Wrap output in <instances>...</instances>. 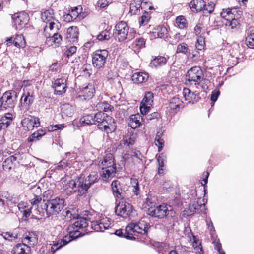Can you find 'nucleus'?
<instances>
[{
	"label": "nucleus",
	"instance_id": "nucleus-25",
	"mask_svg": "<svg viewBox=\"0 0 254 254\" xmlns=\"http://www.w3.org/2000/svg\"><path fill=\"white\" fill-rule=\"evenodd\" d=\"M143 118L139 114L132 115L128 120V124L132 128L139 127L142 124Z\"/></svg>",
	"mask_w": 254,
	"mask_h": 254
},
{
	"label": "nucleus",
	"instance_id": "nucleus-47",
	"mask_svg": "<svg viewBox=\"0 0 254 254\" xmlns=\"http://www.w3.org/2000/svg\"><path fill=\"white\" fill-rule=\"evenodd\" d=\"M13 44L15 47L19 48L24 47L26 42L24 37L22 35H17L14 38Z\"/></svg>",
	"mask_w": 254,
	"mask_h": 254
},
{
	"label": "nucleus",
	"instance_id": "nucleus-37",
	"mask_svg": "<svg viewBox=\"0 0 254 254\" xmlns=\"http://www.w3.org/2000/svg\"><path fill=\"white\" fill-rule=\"evenodd\" d=\"M136 139V134L128 132L124 138V144L128 146H131L134 144Z\"/></svg>",
	"mask_w": 254,
	"mask_h": 254
},
{
	"label": "nucleus",
	"instance_id": "nucleus-28",
	"mask_svg": "<svg viewBox=\"0 0 254 254\" xmlns=\"http://www.w3.org/2000/svg\"><path fill=\"white\" fill-rule=\"evenodd\" d=\"M206 202L204 198H199L198 199L197 202L195 203H193V204L190 205L189 207V210L190 211V213L188 214V215H190L193 213H194L197 210H198L199 208H204Z\"/></svg>",
	"mask_w": 254,
	"mask_h": 254
},
{
	"label": "nucleus",
	"instance_id": "nucleus-63",
	"mask_svg": "<svg viewBox=\"0 0 254 254\" xmlns=\"http://www.w3.org/2000/svg\"><path fill=\"white\" fill-rule=\"evenodd\" d=\"M142 9L152 10L153 9V6L150 0H143L141 1Z\"/></svg>",
	"mask_w": 254,
	"mask_h": 254
},
{
	"label": "nucleus",
	"instance_id": "nucleus-14",
	"mask_svg": "<svg viewBox=\"0 0 254 254\" xmlns=\"http://www.w3.org/2000/svg\"><path fill=\"white\" fill-rule=\"evenodd\" d=\"M111 188L114 196L119 199H123L126 195L127 186L118 180H114L111 183Z\"/></svg>",
	"mask_w": 254,
	"mask_h": 254
},
{
	"label": "nucleus",
	"instance_id": "nucleus-57",
	"mask_svg": "<svg viewBox=\"0 0 254 254\" xmlns=\"http://www.w3.org/2000/svg\"><path fill=\"white\" fill-rule=\"evenodd\" d=\"M239 45L237 44H234L233 45L232 48L229 50L230 55L232 57L237 58L239 54Z\"/></svg>",
	"mask_w": 254,
	"mask_h": 254
},
{
	"label": "nucleus",
	"instance_id": "nucleus-53",
	"mask_svg": "<svg viewBox=\"0 0 254 254\" xmlns=\"http://www.w3.org/2000/svg\"><path fill=\"white\" fill-rule=\"evenodd\" d=\"M82 10V7L81 6H78L77 7H75L72 8L70 10H69V12L72 16V18L75 20L76 19L79 15L81 13Z\"/></svg>",
	"mask_w": 254,
	"mask_h": 254
},
{
	"label": "nucleus",
	"instance_id": "nucleus-21",
	"mask_svg": "<svg viewBox=\"0 0 254 254\" xmlns=\"http://www.w3.org/2000/svg\"><path fill=\"white\" fill-rule=\"evenodd\" d=\"M116 172V167H104L102 168L100 176L103 181L108 182L115 176Z\"/></svg>",
	"mask_w": 254,
	"mask_h": 254
},
{
	"label": "nucleus",
	"instance_id": "nucleus-13",
	"mask_svg": "<svg viewBox=\"0 0 254 254\" xmlns=\"http://www.w3.org/2000/svg\"><path fill=\"white\" fill-rule=\"evenodd\" d=\"M132 211V206L128 202L123 200L119 201L115 207L116 214L125 218L130 216Z\"/></svg>",
	"mask_w": 254,
	"mask_h": 254
},
{
	"label": "nucleus",
	"instance_id": "nucleus-55",
	"mask_svg": "<svg viewBox=\"0 0 254 254\" xmlns=\"http://www.w3.org/2000/svg\"><path fill=\"white\" fill-rule=\"evenodd\" d=\"M110 37V32L106 30L101 32L97 36V38L99 41L108 40Z\"/></svg>",
	"mask_w": 254,
	"mask_h": 254
},
{
	"label": "nucleus",
	"instance_id": "nucleus-41",
	"mask_svg": "<svg viewBox=\"0 0 254 254\" xmlns=\"http://www.w3.org/2000/svg\"><path fill=\"white\" fill-rule=\"evenodd\" d=\"M61 27V23L55 18L51 22L49 23L48 24H46L44 28V32L49 28L50 30H54L55 32L59 30Z\"/></svg>",
	"mask_w": 254,
	"mask_h": 254
},
{
	"label": "nucleus",
	"instance_id": "nucleus-44",
	"mask_svg": "<svg viewBox=\"0 0 254 254\" xmlns=\"http://www.w3.org/2000/svg\"><path fill=\"white\" fill-rule=\"evenodd\" d=\"M96 109L99 111L98 112H108L111 111L113 108L108 102H99L96 106Z\"/></svg>",
	"mask_w": 254,
	"mask_h": 254
},
{
	"label": "nucleus",
	"instance_id": "nucleus-52",
	"mask_svg": "<svg viewBox=\"0 0 254 254\" xmlns=\"http://www.w3.org/2000/svg\"><path fill=\"white\" fill-rule=\"evenodd\" d=\"M155 29L158 32L159 38L165 39L168 37L167 29L165 26L158 25L155 27Z\"/></svg>",
	"mask_w": 254,
	"mask_h": 254
},
{
	"label": "nucleus",
	"instance_id": "nucleus-20",
	"mask_svg": "<svg viewBox=\"0 0 254 254\" xmlns=\"http://www.w3.org/2000/svg\"><path fill=\"white\" fill-rule=\"evenodd\" d=\"M22 124L27 130H33L34 127H39L40 123L38 118L31 116L23 119L22 121Z\"/></svg>",
	"mask_w": 254,
	"mask_h": 254
},
{
	"label": "nucleus",
	"instance_id": "nucleus-17",
	"mask_svg": "<svg viewBox=\"0 0 254 254\" xmlns=\"http://www.w3.org/2000/svg\"><path fill=\"white\" fill-rule=\"evenodd\" d=\"M169 210L167 206L164 204L157 206L148 210V214L154 217L162 218L168 215Z\"/></svg>",
	"mask_w": 254,
	"mask_h": 254
},
{
	"label": "nucleus",
	"instance_id": "nucleus-56",
	"mask_svg": "<svg viewBox=\"0 0 254 254\" xmlns=\"http://www.w3.org/2000/svg\"><path fill=\"white\" fill-rule=\"evenodd\" d=\"M245 43L249 48L254 49V33L250 34L246 37Z\"/></svg>",
	"mask_w": 254,
	"mask_h": 254
},
{
	"label": "nucleus",
	"instance_id": "nucleus-12",
	"mask_svg": "<svg viewBox=\"0 0 254 254\" xmlns=\"http://www.w3.org/2000/svg\"><path fill=\"white\" fill-rule=\"evenodd\" d=\"M91 228L97 232H103L111 227L112 220L106 216H101L98 220L90 222Z\"/></svg>",
	"mask_w": 254,
	"mask_h": 254
},
{
	"label": "nucleus",
	"instance_id": "nucleus-43",
	"mask_svg": "<svg viewBox=\"0 0 254 254\" xmlns=\"http://www.w3.org/2000/svg\"><path fill=\"white\" fill-rule=\"evenodd\" d=\"M13 120V116L12 114L8 113L1 117L0 120V124L3 125L4 127H6L10 125Z\"/></svg>",
	"mask_w": 254,
	"mask_h": 254
},
{
	"label": "nucleus",
	"instance_id": "nucleus-48",
	"mask_svg": "<svg viewBox=\"0 0 254 254\" xmlns=\"http://www.w3.org/2000/svg\"><path fill=\"white\" fill-rule=\"evenodd\" d=\"M145 41L144 38L142 37H137L133 41L132 46L135 50H139L145 47Z\"/></svg>",
	"mask_w": 254,
	"mask_h": 254
},
{
	"label": "nucleus",
	"instance_id": "nucleus-19",
	"mask_svg": "<svg viewBox=\"0 0 254 254\" xmlns=\"http://www.w3.org/2000/svg\"><path fill=\"white\" fill-rule=\"evenodd\" d=\"M196 92V90L191 91L189 88H184L183 91V95L185 100L187 102V103L194 104L198 101V93Z\"/></svg>",
	"mask_w": 254,
	"mask_h": 254
},
{
	"label": "nucleus",
	"instance_id": "nucleus-4",
	"mask_svg": "<svg viewBox=\"0 0 254 254\" xmlns=\"http://www.w3.org/2000/svg\"><path fill=\"white\" fill-rule=\"evenodd\" d=\"M38 237L33 232H28L23 239V243L17 244L12 249L13 254H30L31 246L37 244Z\"/></svg>",
	"mask_w": 254,
	"mask_h": 254
},
{
	"label": "nucleus",
	"instance_id": "nucleus-24",
	"mask_svg": "<svg viewBox=\"0 0 254 254\" xmlns=\"http://www.w3.org/2000/svg\"><path fill=\"white\" fill-rule=\"evenodd\" d=\"M184 106L183 101L179 97H175L170 100L168 108L173 113H176Z\"/></svg>",
	"mask_w": 254,
	"mask_h": 254
},
{
	"label": "nucleus",
	"instance_id": "nucleus-22",
	"mask_svg": "<svg viewBox=\"0 0 254 254\" xmlns=\"http://www.w3.org/2000/svg\"><path fill=\"white\" fill-rule=\"evenodd\" d=\"M31 191L32 192L34 198L30 200V203L33 205H37L40 206L42 203V197L41 196L42 191L41 188L39 186H34L31 188Z\"/></svg>",
	"mask_w": 254,
	"mask_h": 254
},
{
	"label": "nucleus",
	"instance_id": "nucleus-11",
	"mask_svg": "<svg viewBox=\"0 0 254 254\" xmlns=\"http://www.w3.org/2000/svg\"><path fill=\"white\" fill-rule=\"evenodd\" d=\"M108 52L106 50H97L93 54L92 64L94 67L100 69L103 67L106 63Z\"/></svg>",
	"mask_w": 254,
	"mask_h": 254
},
{
	"label": "nucleus",
	"instance_id": "nucleus-61",
	"mask_svg": "<svg viewBox=\"0 0 254 254\" xmlns=\"http://www.w3.org/2000/svg\"><path fill=\"white\" fill-rule=\"evenodd\" d=\"M3 237L8 241H12L17 238V234H13L10 232H3L1 234Z\"/></svg>",
	"mask_w": 254,
	"mask_h": 254
},
{
	"label": "nucleus",
	"instance_id": "nucleus-31",
	"mask_svg": "<svg viewBox=\"0 0 254 254\" xmlns=\"http://www.w3.org/2000/svg\"><path fill=\"white\" fill-rule=\"evenodd\" d=\"M205 5V2L203 0H192L190 3V7L193 11H202Z\"/></svg>",
	"mask_w": 254,
	"mask_h": 254
},
{
	"label": "nucleus",
	"instance_id": "nucleus-8",
	"mask_svg": "<svg viewBox=\"0 0 254 254\" xmlns=\"http://www.w3.org/2000/svg\"><path fill=\"white\" fill-rule=\"evenodd\" d=\"M98 178V175L96 171H92L86 175L82 174L78 177L79 190L85 193L90 186L97 181Z\"/></svg>",
	"mask_w": 254,
	"mask_h": 254
},
{
	"label": "nucleus",
	"instance_id": "nucleus-34",
	"mask_svg": "<svg viewBox=\"0 0 254 254\" xmlns=\"http://www.w3.org/2000/svg\"><path fill=\"white\" fill-rule=\"evenodd\" d=\"M167 61L166 58L163 56H158L151 60L150 65L152 67L158 68L164 65Z\"/></svg>",
	"mask_w": 254,
	"mask_h": 254
},
{
	"label": "nucleus",
	"instance_id": "nucleus-59",
	"mask_svg": "<svg viewBox=\"0 0 254 254\" xmlns=\"http://www.w3.org/2000/svg\"><path fill=\"white\" fill-rule=\"evenodd\" d=\"M52 35L53 36V39H54L55 47H58L61 44L62 41V36L58 34L57 32L52 34Z\"/></svg>",
	"mask_w": 254,
	"mask_h": 254
},
{
	"label": "nucleus",
	"instance_id": "nucleus-54",
	"mask_svg": "<svg viewBox=\"0 0 254 254\" xmlns=\"http://www.w3.org/2000/svg\"><path fill=\"white\" fill-rule=\"evenodd\" d=\"M239 23L237 20V17L234 16L232 19H230L225 23L226 26L230 27L231 29H233L237 27Z\"/></svg>",
	"mask_w": 254,
	"mask_h": 254
},
{
	"label": "nucleus",
	"instance_id": "nucleus-1",
	"mask_svg": "<svg viewBox=\"0 0 254 254\" xmlns=\"http://www.w3.org/2000/svg\"><path fill=\"white\" fill-rule=\"evenodd\" d=\"M63 215L67 221L76 219V221L67 228L68 235H65L63 239L53 242L50 247L51 252L54 254L56 251L67 244L69 242L79 237L83 236L88 230L89 222L86 218L79 216L78 210L72 207L68 208L63 211Z\"/></svg>",
	"mask_w": 254,
	"mask_h": 254
},
{
	"label": "nucleus",
	"instance_id": "nucleus-33",
	"mask_svg": "<svg viewBox=\"0 0 254 254\" xmlns=\"http://www.w3.org/2000/svg\"><path fill=\"white\" fill-rule=\"evenodd\" d=\"M24 92L21 98V100L23 101V103L26 105H30L32 104L34 101L33 93L30 92L28 91V89H23Z\"/></svg>",
	"mask_w": 254,
	"mask_h": 254
},
{
	"label": "nucleus",
	"instance_id": "nucleus-58",
	"mask_svg": "<svg viewBox=\"0 0 254 254\" xmlns=\"http://www.w3.org/2000/svg\"><path fill=\"white\" fill-rule=\"evenodd\" d=\"M131 187L132 188L133 192L137 195L139 192V188L138 181L136 179H132L131 180Z\"/></svg>",
	"mask_w": 254,
	"mask_h": 254
},
{
	"label": "nucleus",
	"instance_id": "nucleus-29",
	"mask_svg": "<svg viewBox=\"0 0 254 254\" xmlns=\"http://www.w3.org/2000/svg\"><path fill=\"white\" fill-rule=\"evenodd\" d=\"M20 156V153H16L13 155L10 156L5 159L3 163V167L4 170H9L11 169L14 162L16 161Z\"/></svg>",
	"mask_w": 254,
	"mask_h": 254
},
{
	"label": "nucleus",
	"instance_id": "nucleus-16",
	"mask_svg": "<svg viewBox=\"0 0 254 254\" xmlns=\"http://www.w3.org/2000/svg\"><path fill=\"white\" fill-rule=\"evenodd\" d=\"M16 29L20 30L28 22V14L24 11L14 14L12 16Z\"/></svg>",
	"mask_w": 254,
	"mask_h": 254
},
{
	"label": "nucleus",
	"instance_id": "nucleus-5",
	"mask_svg": "<svg viewBox=\"0 0 254 254\" xmlns=\"http://www.w3.org/2000/svg\"><path fill=\"white\" fill-rule=\"evenodd\" d=\"M149 224L144 219H140L137 222H131L126 226L125 234L127 239H135L137 234L147 233Z\"/></svg>",
	"mask_w": 254,
	"mask_h": 254
},
{
	"label": "nucleus",
	"instance_id": "nucleus-39",
	"mask_svg": "<svg viewBox=\"0 0 254 254\" xmlns=\"http://www.w3.org/2000/svg\"><path fill=\"white\" fill-rule=\"evenodd\" d=\"M142 8L141 1L140 0H133L130 4L129 12L131 14H136L140 9Z\"/></svg>",
	"mask_w": 254,
	"mask_h": 254
},
{
	"label": "nucleus",
	"instance_id": "nucleus-7",
	"mask_svg": "<svg viewBox=\"0 0 254 254\" xmlns=\"http://www.w3.org/2000/svg\"><path fill=\"white\" fill-rule=\"evenodd\" d=\"M99 120L98 123V128L107 133H112L116 129V125L115 120L111 116L107 115L104 112H98L95 117Z\"/></svg>",
	"mask_w": 254,
	"mask_h": 254
},
{
	"label": "nucleus",
	"instance_id": "nucleus-2",
	"mask_svg": "<svg viewBox=\"0 0 254 254\" xmlns=\"http://www.w3.org/2000/svg\"><path fill=\"white\" fill-rule=\"evenodd\" d=\"M64 200L59 197L52 198L45 201L43 200L41 205L36 208V214L44 216L45 213L49 217L52 215L57 214L64 206Z\"/></svg>",
	"mask_w": 254,
	"mask_h": 254
},
{
	"label": "nucleus",
	"instance_id": "nucleus-6",
	"mask_svg": "<svg viewBox=\"0 0 254 254\" xmlns=\"http://www.w3.org/2000/svg\"><path fill=\"white\" fill-rule=\"evenodd\" d=\"M114 34L120 42L124 41L125 40L130 41L137 36L134 28H130L127 24L124 21H120L116 24Z\"/></svg>",
	"mask_w": 254,
	"mask_h": 254
},
{
	"label": "nucleus",
	"instance_id": "nucleus-40",
	"mask_svg": "<svg viewBox=\"0 0 254 254\" xmlns=\"http://www.w3.org/2000/svg\"><path fill=\"white\" fill-rule=\"evenodd\" d=\"M175 22L176 26L180 29L186 30L188 27V24L187 19L184 16H177L176 18Z\"/></svg>",
	"mask_w": 254,
	"mask_h": 254
},
{
	"label": "nucleus",
	"instance_id": "nucleus-45",
	"mask_svg": "<svg viewBox=\"0 0 254 254\" xmlns=\"http://www.w3.org/2000/svg\"><path fill=\"white\" fill-rule=\"evenodd\" d=\"M176 53H181L188 56H190V50H189L187 44L185 43H182L177 45Z\"/></svg>",
	"mask_w": 254,
	"mask_h": 254
},
{
	"label": "nucleus",
	"instance_id": "nucleus-23",
	"mask_svg": "<svg viewBox=\"0 0 254 254\" xmlns=\"http://www.w3.org/2000/svg\"><path fill=\"white\" fill-rule=\"evenodd\" d=\"M79 31L76 26H71L67 29L65 38L70 43L77 42L78 40Z\"/></svg>",
	"mask_w": 254,
	"mask_h": 254
},
{
	"label": "nucleus",
	"instance_id": "nucleus-15",
	"mask_svg": "<svg viewBox=\"0 0 254 254\" xmlns=\"http://www.w3.org/2000/svg\"><path fill=\"white\" fill-rule=\"evenodd\" d=\"M95 92L94 86L92 84L82 86L77 91V98L80 100H86L91 99Z\"/></svg>",
	"mask_w": 254,
	"mask_h": 254
},
{
	"label": "nucleus",
	"instance_id": "nucleus-3",
	"mask_svg": "<svg viewBox=\"0 0 254 254\" xmlns=\"http://www.w3.org/2000/svg\"><path fill=\"white\" fill-rule=\"evenodd\" d=\"M188 84L197 89H205L208 88L209 81L204 78L203 71L199 66H194L189 69L187 74Z\"/></svg>",
	"mask_w": 254,
	"mask_h": 254
},
{
	"label": "nucleus",
	"instance_id": "nucleus-18",
	"mask_svg": "<svg viewBox=\"0 0 254 254\" xmlns=\"http://www.w3.org/2000/svg\"><path fill=\"white\" fill-rule=\"evenodd\" d=\"M67 80L65 77H62L55 80L54 84L55 94L61 95L66 91Z\"/></svg>",
	"mask_w": 254,
	"mask_h": 254
},
{
	"label": "nucleus",
	"instance_id": "nucleus-10",
	"mask_svg": "<svg viewBox=\"0 0 254 254\" xmlns=\"http://www.w3.org/2000/svg\"><path fill=\"white\" fill-rule=\"evenodd\" d=\"M61 183L63 185V189L64 192L67 195H70L72 193L77 192L79 195L84 194L79 190L78 187V177L75 180L62 179Z\"/></svg>",
	"mask_w": 254,
	"mask_h": 254
},
{
	"label": "nucleus",
	"instance_id": "nucleus-42",
	"mask_svg": "<svg viewBox=\"0 0 254 254\" xmlns=\"http://www.w3.org/2000/svg\"><path fill=\"white\" fill-rule=\"evenodd\" d=\"M45 134V131L43 130H38L30 135L27 138L28 142H33L39 140Z\"/></svg>",
	"mask_w": 254,
	"mask_h": 254
},
{
	"label": "nucleus",
	"instance_id": "nucleus-46",
	"mask_svg": "<svg viewBox=\"0 0 254 254\" xmlns=\"http://www.w3.org/2000/svg\"><path fill=\"white\" fill-rule=\"evenodd\" d=\"M61 113L63 117H70L73 113V109L69 104H64L62 107Z\"/></svg>",
	"mask_w": 254,
	"mask_h": 254
},
{
	"label": "nucleus",
	"instance_id": "nucleus-49",
	"mask_svg": "<svg viewBox=\"0 0 254 254\" xmlns=\"http://www.w3.org/2000/svg\"><path fill=\"white\" fill-rule=\"evenodd\" d=\"M153 102V94L152 92L148 91L145 93L144 97L143 98L142 104L152 106Z\"/></svg>",
	"mask_w": 254,
	"mask_h": 254
},
{
	"label": "nucleus",
	"instance_id": "nucleus-50",
	"mask_svg": "<svg viewBox=\"0 0 254 254\" xmlns=\"http://www.w3.org/2000/svg\"><path fill=\"white\" fill-rule=\"evenodd\" d=\"M77 48L75 46H67L66 50L65 51L64 55L68 59L73 56L76 53Z\"/></svg>",
	"mask_w": 254,
	"mask_h": 254
},
{
	"label": "nucleus",
	"instance_id": "nucleus-51",
	"mask_svg": "<svg viewBox=\"0 0 254 254\" xmlns=\"http://www.w3.org/2000/svg\"><path fill=\"white\" fill-rule=\"evenodd\" d=\"M159 133H160V132H158L156 134V137L155 138V144L158 147V151L160 152L164 147V141L161 138L163 133H160V135H159Z\"/></svg>",
	"mask_w": 254,
	"mask_h": 254
},
{
	"label": "nucleus",
	"instance_id": "nucleus-64",
	"mask_svg": "<svg viewBox=\"0 0 254 254\" xmlns=\"http://www.w3.org/2000/svg\"><path fill=\"white\" fill-rule=\"evenodd\" d=\"M4 198L6 199V201H5V207L7 206L8 207H12V205L15 203V201L14 198L12 196L8 195L7 196H4Z\"/></svg>",
	"mask_w": 254,
	"mask_h": 254
},
{
	"label": "nucleus",
	"instance_id": "nucleus-32",
	"mask_svg": "<svg viewBox=\"0 0 254 254\" xmlns=\"http://www.w3.org/2000/svg\"><path fill=\"white\" fill-rule=\"evenodd\" d=\"M96 114L95 115H87L84 116L82 118H81L80 120V122L82 125H93L98 124L99 122V120H97L96 118Z\"/></svg>",
	"mask_w": 254,
	"mask_h": 254
},
{
	"label": "nucleus",
	"instance_id": "nucleus-62",
	"mask_svg": "<svg viewBox=\"0 0 254 254\" xmlns=\"http://www.w3.org/2000/svg\"><path fill=\"white\" fill-rule=\"evenodd\" d=\"M204 32V28L200 23L197 24L194 28V33L196 36H202Z\"/></svg>",
	"mask_w": 254,
	"mask_h": 254
},
{
	"label": "nucleus",
	"instance_id": "nucleus-9",
	"mask_svg": "<svg viewBox=\"0 0 254 254\" xmlns=\"http://www.w3.org/2000/svg\"><path fill=\"white\" fill-rule=\"evenodd\" d=\"M17 93L10 90L5 92L0 98V110L2 111L12 109L16 104Z\"/></svg>",
	"mask_w": 254,
	"mask_h": 254
},
{
	"label": "nucleus",
	"instance_id": "nucleus-26",
	"mask_svg": "<svg viewBox=\"0 0 254 254\" xmlns=\"http://www.w3.org/2000/svg\"><path fill=\"white\" fill-rule=\"evenodd\" d=\"M33 206L37 207V205H33L31 203L29 204L26 202H21L18 205L19 211L23 213V216L25 218L30 216L31 209Z\"/></svg>",
	"mask_w": 254,
	"mask_h": 254
},
{
	"label": "nucleus",
	"instance_id": "nucleus-35",
	"mask_svg": "<svg viewBox=\"0 0 254 254\" xmlns=\"http://www.w3.org/2000/svg\"><path fill=\"white\" fill-rule=\"evenodd\" d=\"M236 12V9L235 8L223 9L221 12V16L227 22L230 19H232V18L235 16L234 13Z\"/></svg>",
	"mask_w": 254,
	"mask_h": 254
},
{
	"label": "nucleus",
	"instance_id": "nucleus-30",
	"mask_svg": "<svg viewBox=\"0 0 254 254\" xmlns=\"http://www.w3.org/2000/svg\"><path fill=\"white\" fill-rule=\"evenodd\" d=\"M102 168L104 167H116L114 158L112 154H107L101 161Z\"/></svg>",
	"mask_w": 254,
	"mask_h": 254
},
{
	"label": "nucleus",
	"instance_id": "nucleus-38",
	"mask_svg": "<svg viewBox=\"0 0 254 254\" xmlns=\"http://www.w3.org/2000/svg\"><path fill=\"white\" fill-rule=\"evenodd\" d=\"M193 239L192 247L194 248L195 253L196 254H204L200 240L197 238L194 235H193Z\"/></svg>",
	"mask_w": 254,
	"mask_h": 254
},
{
	"label": "nucleus",
	"instance_id": "nucleus-36",
	"mask_svg": "<svg viewBox=\"0 0 254 254\" xmlns=\"http://www.w3.org/2000/svg\"><path fill=\"white\" fill-rule=\"evenodd\" d=\"M41 19L46 24H48L53 20L55 19L54 17V12L52 9H48L41 14Z\"/></svg>",
	"mask_w": 254,
	"mask_h": 254
},
{
	"label": "nucleus",
	"instance_id": "nucleus-60",
	"mask_svg": "<svg viewBox=\"0 0 254 254\" xmlns=\"http://www.w3.org/2000/svg\"><path fill=\"white\" fill-rule=\"evenodd\" d=\"M205 45L204 38L203 36H199L195 44L196 48L198 50H202Z\"/></svg>",
	"mask_w": 254,
	"mask_h": 254
},
{
	"label": "nucleus",
	"instance_id": "nucleus-27",
	"mask_svg": "<svg viewBox=\"0 0 254 254\" xmlns=\"http://www.w3.org/2000/svg\"><path fill=\"white\" fill-rule=\"evenodd\" d=\"M148 78L149 75L145 72H137L132 76V81L137 84L145 82L148 80Z\"/></svg>",
	"mask_w": 254,
	"mask_h": 254
}]
</instances>
